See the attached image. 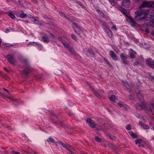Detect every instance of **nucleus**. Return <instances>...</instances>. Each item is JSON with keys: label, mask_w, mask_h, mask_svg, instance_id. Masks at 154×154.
<instances>
[{"label": "nucleus", "mask_w": 154, "mask_h": 154, "mask_svg": "<svg viewBox=\"0 0 154 154\" xmlns=\"http://www.w3.org/2000/svg\"><path fill=\"white\" fill-rule=\"evenodd\" d=\"M12 153L14 154H20L19 152H16L14 150L12 151Z\"/></svg>", "instance_id": "obj_45"}, {"label": "nucleus", "mask_w": 154, "mask_h": 154, "mask_svg": "<svg viewBox=\"0 0 154 154\" xmlns=\"http://www.w3.org/2000/svg\"><path fill=\"white\" fill-rule=\"evenodd\" d=\"M57 143L59 144H60L61 146V145L63 144V143L60 141H59L57 142Z\"/></svg>", "instance_id": "obj_56"}, {"label": "nucleus", "mask_w": 154, "mask_h": 154, "mask_svg": "<svg viewBox=\"0 0 154 154\" xmlns=\"http://www.w3.org/2000/svg\"><path fill=\"white\" fill-rule=\"evenodd\" d=\"M19 16L20 18H23L26 17H27V15L26 14L22 13L20 14Z\"/></svg>", "instance_id": "obj_34"}, {"label": "nucleus", "mask_w": 154, "mask_h": 154, "mask_svg": "<svg viewBox=\"0 0 154 154\" xmlns=\"http://www.w3.org/2000/svg\"><path fill=\"white\" fill-rule=\"evenodd\" d=\"M90 88L92 90L93 92L95 91L94 89V87L93 86H90Z\"/></svg>", "instance_id": "obj_55"}, {"label": "nucleus", "mask_w": 154, "mask_h": 154, "mask_svg": "<svg viewBox=\"0 0 154 154\" xmlns=\"http://www.w3.org/2000/svg\"><path fill=\"white\" fill-rule=\"evenodd\" d=\"M122 82L126 88L128 89V90H129L130 89V86L128 83V82L126 81H123Z\"/></svg>", "instance_id": "obj_22"}, {"label": "nucleus", "mask_w": 154, "mask_h": 154, "mask_svg": "<svg viewBox=\"0 0 154 154\" xmlns=\"http://www.w3.org/2000/svg\"><path fill=\"white\" fill-rule=\"evenodd\" d=\"M154 9V1H145V7Z\"/></svg>", "instance_id": "obj_7"}, {"label": "nucleus", "mask_w": 154, "mask_h": 154, "mask_svg": "<svg viewBox=\"0 0 154 154\" xmlns=\"http://www.w3.org/2000/svg\"><path fill=\"white\" fill-rule=\"evenodd\" d=\"M71 38L75 41H77V37L74 34H72L71 35Z\"/></svg>", "instance_id": "obj_33"}, {"label": "nucleus", "mask_w": 154, "mask_h": 154, "mask_svg": "<svg viewBox=\"0 0 154 154\" xmlns=\"http://www.w3.org/2000/svg\"><path fill=\"white\" fill-rule=\"evenodd\" d=\"M122 62L124 64H125L127 65L128 64V63H127V62L126 61H125V60H122Z\"/></svg>", "instance_id": "obj_52"}, {"label": "nucleus", "mask_w": 154, "mask_h": 154, "mask_svg": "<svg viewBox=\"0 0 154 154\" xmlns=\"http://www.w3.org/2000/svg\"><path fill=\"white\" fill-rule=\"evenodd\" d=\"M105 32L106 33L107 35L109 38H112L113 36L112 32L109 29L107 30H106L105 31Z\"/></svg>", "instance_id": "obj_15"}, {"label": "nucleus", "mask_w": 154, "mask_h": 154, "mask_svg": "<svg viewBox=\"0 0 154 154\" xmlns=\"http://www.w3.org/2000/svg\"><path fill=\"white\" fill-rule=\"evenodd\" d=\"M95 139L97 142H101V139L97 137H96L95 138Z\"/></svg>", "instance_id": "obj_40"}, {"label": "nucleus", "mask_w": 154, "mask_h": 154, "mask_svg": "<svg viewBox=\"0 0 154 154\" xmlns=\"http://www.w3.org/2000/svg\"><path fill=\"white\" fill-rule=\"evenodd\" d=\"M34 22L36 24L40 25L41 24V22L37 19H35Z\"/></svg>", "instance_id": "obj_43"}, {"label": "nucleus", "mask_w": 154, "mask_h": 154, "mask_svg": "<svg viewBox=\"0 0 154 154\" xmlns=\"http://www.w3.org/2000/svg\"><path fill=\"white\" fill-rule=\"evenodd\" d=\"M154 14L153 10L151 8L145 9V20H149L153 17Z\"/></svg>", "instance_id": "obj_3"}, {"label": "nucleus", "mask_w": 154, "mask_h": 154, "mask_svg": "<svg viewBox=\"0 0 154 154\" xmlns=\"http://www.w3.org/2000/svg\"><path fill=\"white\" fill-rule=\"evenodd\" d=\"M142 141V140L140 139H136L135 140V144H137L138 143H139V145H140Z\"/></svg>", "instance_id": "obj_27"}, {"label": "nucleus", "mask_w": 154, "mask_h": 154, "mask_svg": "<svg viewBox=\"0 0 154 154\" xmlns=\"http://www.w3.org/2000/svg\"><path fill=\"white\" fill-rule=\"evenodd\" d=\"M145 32L147 33H149V30L147 29H146L145 30Z\"/></svg>", "instance_id": "obj_57"}, {"label": "nucleus", "mask_w": 154, "mask_h": 154, "mask_svg": "<svg viewBox=\"0 0 154 154\" xmlns=\"http://www.w3.org/2000/svg\"><path fill=\"white\" fill-rule=\"evenodd\" d=\"M7 58L8 61L10 63L13 65L15 64L16 61L12 55L10 54H8L7 55Z\"/></svg>", "instance_id": "obj_4"}, {"label": "nucleus", "mask_w": 154, "mask_h": 154, "mask_svg": "<svg viewBox=\"0 0 154 154\" xmlns=\"http://www.w3.org/2000/svg\"><path fill=\"white\" fill-rule=\"evenodd\" d=\"M149 128V126H146V125H145V129H148Z\"/></svg>", "instance_id": "obj_63"}, {"label": "nucleus", "mask_w": 154, "mask_h": 154, "mask_svg": "<svg viewBox=\"0 0 154 154\" xmlns=\"http://www.w3.org/2000/svg\"><path fill=\"white\" fill-rule=\"evenodd\" d=\"M46 141L48 142H51V143H54V139L51 137H49L46 140Z\"/></svg>", "instance_id": "obj_29"}, {"label": "nucleus", "mask_w": 154, "mask_h": 154, "mask_svg": "<svg viewBox=\"0 0 154 154\" xmlns=\"http://www.w3.org/2000/svg\"><path fill=\"white\" fill-rule=\"evenodd\" d=\"M5 30H6V33H8V32H9V29H8V28H6V29H5Z\"/></svg>", "instance_id": "obj_58"}, {"label": "nucleus", "mask_w": 154, "mask_h": 154, "mask_svg": "<svg viewBox=\"0 0 154 154\" xmlns=\"http://www.w3.org/2000/svg\"><path fill=\"white\" fill-rule=\"evenodd\" d=\"M120 56L121 58L123 60H126L127 58V56H126V55H125L123 53L121 54L120 55Z\"/></svg>", "instance_id": "obj_26"}, {"label": "nucleus", "mask_w": 154, "mask_h": 154, "mask_svg": "<svg viewBox=\"0 0 154 154\" xmlns=\"http://www.w3.org/2000/svg\"><path fill=\"white\" fill-rule=\"evenodd\" d=\"M149 76L150 77V79L152 80H154V76H153V75H151L150 74H149Z\"/></svg>", "instance_id": "obj_47"}, {"label": "nucleus", "mask_w": 154, "mask_h": 154, "mask_svg": "<svg viewBox=\"0 0 154 154\" xmlns=\"http://www.w3.org/2000/svg\"><path fill=\"white\" fill-rule=\"evenodd\" d=\"M86 122L88 124V125L91 127L94 128L96 126V125L94 124L91 118H87L86 119Z\"/></svg>", "instance_id": "obj_5"}, {"label": "nucleus", "mask_w": 154, "mask_h": 154, "mask_svg": "<svg viewBox=\"0 0 154 154\" xmlns=\"http://www.w3.org/2000/svg\"><path fill=\"white\" fill-rule=\"evenodd\" d=\"M54 119H57L58 118V117L57 116H55V115H54Z\"/></svg>", "instance_id": "obj_61"}, {"label": "nucleus", "mask_w": 154, "mask_h": 154, "mask_svg": "<svg viewBox=\"0 0 154 154\" xmlns=\"http://www.w3.org/2000/svg\"><path fill=\"white\" fill-rule=\"evenodd\" d=\"M22 62L26 64H28V60L27 59H24L23 60Z\"/></svg>", "instance_id": "obj_44"}, {"label": "nucleus", "mask_w": 154, "mask_h": 154, "mask_svg": "<svg viewBox=\"0 0 154 154\" xmlns=\"http://www.w3.org/2000/svg\"><path fill=\"white\" fill-rule=\"evenodd\" d=\"M146 110H147V113L149 114H151L152 113L151 109L149 107H146Z\"/></svg>", "instance_id": "obj_23"}, {"label": "nucleus", "mask_w": 154, "mask_h": 154, "mask_svg": "<svg viewBox=\"0 0 154 154\" xmlns=\"http://www.w3.org/2000/svg\"><path fill=\"white\" fill-rule=\"evenodd\" d=\"M149 24L152 27H154V19L151 20L149 22Z\"/></svg>", "instance_id": "obj_30"}, {"label": "nucleus", "mask_w": 154, "mask_h": 154, "mask_svg": "<svg viewBox=\"0 0 154 154\" xmlns=\"http://www.w3.org/2000/svg\"><path fill=\"white\" fill-rule=\"evenodd\" d=\"M110 23L112 25H113V26L111 29H115L116 31L117 30V29H116V26L115 25H113V23L112 22H111Z\"/></svg>", "instance_id": "obj_42"}, {"label": "nucleus", "mask_w": 154, "mask_h": 154, "mask_svg": "<svg viewBox=\"0 0 154 154\" xmlns=\"http://www.w3.org/2000/svg\"><path fill=\"white\" fill-rule=\"evenodd\" d=\"M61 146L65 148V149L68 150L69 151H70V146L68 144H65L63 143L61 145Z\"/></svg>", "instance_id": "obj_20"}, {"label": "nucleus", "mask_w": 154, "mask_h": 154, "mask_svg": "<svg viewBox=\"0 0 154 154\" xmlns=\"http://www.w3.org/2000/svg\"><path fill=\"white\" fill-rule=\"evenodd\" d=\"M73 55H75L76 54V52L74 51L73 48L71 46L68 50Z\"/></svg>", "instance_id": "obj_21"}, {"label": "nucleus", "mask_w": 154, "mask_h": 154, "mask_svg": "<svg viewBox=\"0 0 154 154\" xmlns=\"http://www.w3.org/2000/svg\"><path fill=\"white\" fill-rule=\"evenodd\" d=\"M125 104L122 102H119L117 103V105L120 107H123Z\"/></svg>", "instance_id": "obj_31"}, {"label": "nucleus", "mask_w": 154, "mask_h": 154, "mask_svg": "<svg viewBox=\"0 0 154 154\" xmlns=\"http://www.w3.org/2000/svg\"><path fill=\"white\" fill-rule=\"evenodd\" d=\"M72 27L75 33L80 37H83V35H85L83 33L84 30L80 28L76 24L73 23Z\"/></svg>", "instance_id": "obj_2"}, {"label": "nucleus", "mask_w": 154, "mask_h": 154, "mask_svg": "<svg viewBox=\"0 0 154 154\" xmlns=\"http://www.w3.org/2000/svg\"><path fill=\"white\" fill-rule=\"evenodd\" d=\"M103 30L104 31H105V30H107L109 29V28L108 27V26L106 25H103Z\"/></svg>", "instance_id": "obj_38"}, {"label": "nucleus", "mask_w": 154, "mask_h": 154, "mask_svg": "<svg viewBox=\"0 0 154 154\" xmlns=\"http://www.w3.org/2000/svg\"><path fill=\"white\" fill-rule=\"evenodd\" d=\"M21 72L24 75L26 76H28L30 72L29 66V67H28L27 68L22 71Z\"/></svg>", "instance_id": "obj_12"}, {"label": "nucleus", "mask_w": 154, "mask_h": 154, "mask_svg": "<svg viewBox=\"0 0 154 154\" xmlns=\"http://www.w3.org/2000/svg\"><path fill=\"white\" fill-rule=\"evenodd\" d=\"M97 11L100 13H102L103 14L102 12L100 9H97Z\"/></svg>", "instance_id": "obj_53"}, {"label": "nucleus", "mask_w": 154, "mask_h": 154, "mask_svg": "<svg viewBox=\"0 0 154 154\" xmlns=\"http://www.w3.org/2000/svg\"><path fill=\"white\" fill-rule=\"evenodd\" d=\"M139 125L142 127V126H143V125H144V124L142 122H139Z\"/></svg>", "instance_id": "obj_50"}, {"label": "nucleus", "mask_w": 154, "mask_h": 154, "mask_svg": "<svg viewBox=\"0 0 154 154\" xmlns=\"http://www.w3.org/2000/svg\"><path fill=\"white\" fill-rule=\"evenodd\" d=\"M61 37H59L58 38V39L59 40H60L62 44L65 47L67 50L69 49L70 48L71 46L69 45L67 42H65L61 40Z\"/></svg>", "instance_id": "obj_8"}, {"label": "nucleus", "mask_w": 154, "mask_h": 154, "mask_svg": "<svg viewBox=\"0 0 154 154\" xmlns=\"http://www.w3.org/2000/svg\"><path fill=\"white\" fill-rule=\"evenodd\" d=\"M116 99V96L114 95H111L109 97V100L112 101L114 102Z\"/></svg>", "instance_id": "obj_28"}, {"label": "nucleus", "mask_w": 154, "mask_h": 154, "mask_svg": "<svg viewBox=\"0 0 154 154\" xmlns=\"http://www.w3.org/2000/svg\"><path fill=\"white\" fill-rule=\"evenodd\" d=\"M130 50L131 51L129 52L130 58L131 59L134 58L135 57V56L137 54V53L132 49H130Z\"/></svg>", "instance_id": "obj_10"}, {"label": "nucleus", "mask_w": 154, "mask_h": 154, "mask_svg": "<svg viewBox=\"0 0 154 154\" xmlns=\"http://www.w3.org/2000/svg\"><path fill=\"white\" fill-rule=\"evenodd\" d=\"M17 45V43H13L12 44H11L9 46V47H12L14 46H15Z\"/></svg>", "instance_id": "obj_48"}, {"label": "nucleus", "mask_w": 154, "mask_h": 154, "mask_svg": "<svg viewBox=\"0 0 154 154\" xmlns=\"http://www.w3.org/2000/svg\"><path fill=\"white\" fill-rule=\"evenodd\" d=\"M87 51L90 54L91 57H94V51L92 49H88L87 50Z\"/></svg>", "instance_id": "obj_16"}, {"label": "nucleus", "mask_w": 154, "mask_h": 154, "mask_svg": "<svg viewBox=\"0 0 154 154\" xmlns=\"http://www.w3.org/2000/svg\"><path fill=\"white\" fill-rule=\"evenodd\" d=\"M64 16V17L66 18V19H67V20H68L69 21H70V19L68 17H66L65 14H63Z\"/></svg>", "instance_id": "obj_51"}, {"label": "nucleus", "mask_w": 154, "mask_h": 154, "mask_svg": "<svg viewBox=\"0 0 154 154\" xmlns=\"http://www.w3.org/2000/svg\"><path fill=\"white\" fill-rule=\"evenodd\" d=\"M126 129L128 130H130L131 129V125L130 124L128 125L126 127Z\"/></svg>", "instance_id": "obj_39"}, {"label": "nucleus", "mask_w": 154, "mask_h": 154, "mask_svg": "<svg viewBox=\"0 0 154 154\" xmlns=\"http://www.w3.org/2000/svg\"><path fill=\"white\" fill-rule=\"evenodd\" d=\"M8 98L12 100H13V101H16V100H14L13 98H12L8 97Z\"/></svg>", "instance_id": "obj_60"}, {"label": "nucleus", "mask_w": 154, "mask_h": 154, "mask_svg": "<svg viewBox=\"0 0 154 154\" xmlns=\"http://www.w3.org/2000/svg\"><path fill=\"white\" fill-rule=\"evenodd\" d=\"M3 89L5 91H6L8 93H9V91L7 90V89L5 88H3Z\"/></svg>", "instance_id": "obj_59"}, {"label": "nucleus", "mask_w": 154, "mask_h": 154, "mask_svg": "<svg viewBox=\"0 0 154 154\" xmlns=\"http://www.w3.org/2000/svg\"><path fill=\"white\" fill-rule=\"evenodd\" d=\"M144 7V2L139 7V9L135 12V18L137 20H142L144 19V10L142 9Z\"/></svg>", "instance_id": "obj_1"}, {"label": "nucleus", "mask_w": 154, "mask_h": 154, "mask_svg": "<svg viewBox=\"0 0 154 154\" xmlns=\"http://www.w3.org/2000/svg\"><path fill=\"white\" fill-rule=\"evenodd\" d=\"M120 10L123 14H124L126 17L128 16V14L126 9L122 8H120Z\"/></svg>", "instance_id": "obj_18"}, {"label": "nucleus", "mask_w": 154, "mask_h": 154, "mask_svg": "<svg viewBox=\"0 0 154 154\" xmlns=\"http://www.w3.org/2000/svg\"><path fill=\"white\" fill-rule=\"evenodd\" d=\"M48 36L49 37V39H51V41H52V40H53L54 39V36L53 35L51 34L50 35H49Z\"/></svg>", "instance_id": "obj_41"}, {"label": "nucleus", "mask_w": 154, "mask_h": 154, "mask_svg": "<svg viewBox=\"0 0 154 154\" xmlns=\"http://www.w3.org/2000/svg\"><path fill=\"white\" fill-rule=\"evenodd\" d=\"M129 20V22L131 25V26L135 28L136 27V23L134 20L133 18L131 16H128L127 17Z\"/></svg>", "instance_id": "obj_6"}, {"label": "nucleus", "mask_w": 154, "mask_h": 154, "mask_svg": "<svg viewBox=\"0 0 154 154\" xmlns=\"http://www.w3.org/2000/svg\"><path fill=\"white\" fill-rule=\"evenodd\" d=\"M110 3L111 4V5L113 6H114L115 5V3L114 2V0H108Z\"/></svg>", "instance_id": "obj_36"}, {"label": "nucleus", "mask_w": 154, "mask_h": 154, "mask_svg": "<svg viewBox=\"0 0 154 154\" xmlns=\"http://www.w3.org/2000/svg\"><path fill=\"white\" fill-rule=\"evenodd\" d=\"M18 2L20 5L22 4V3L21 2V0H18Z\"/></svg>", "instance_id": "obj_62"}, {"label": "nucleus", "mask_w": 154, "mask_h": 154, "mask_svg": "<svg viewBox=\"0 0 154 154\" xmlns=\"http://www.w3.org/2000/svg\"><path fill=\"white\" fill-rule=\"evenodd\" d=\"M60 15L62 17H64V16L63 15V14H64L63 13H61L60 14Z\"/></svg>", "instance_id": "obj_64"}, {"label": "nucleus", "mask_w": 154, "mask_h": 154, "mask_svg": "<svg viewBox=\"0 0 154 154\" xmlns=\"http://www.w3.org/2000/svg\"><path fill=\"white\" fill-rule=\"evenodd\" d=\"M49 37L48 35H45L42 37V41L45 43H48L49 42Z\"/></svg>", "instance_id": "obj_14"}, {"label": "nucleus", "mask_w": 154, "mask_h": 154, "mask_svg": "<svg viewBox=\"0 0 154 154\" xmlns=\"http://www.w3.org/2000/svg\"><path fill=\"white\" fill-rule=\"evenodd\" d=\"M35 43V42H30L28 44V46H29L30 45H33Z\"/></svg>", "instance_id": "obj_46"}, {"label": "nucleus", "mask_w": 154, "mask_h": 154, "mask_svg": "<svg viewBox=\"0 0 154 154\" xmlns=\"http://www.w3.org/2000/svg\"><path fill=\"white\" fill-rule=\"evenodd\" d=\"M123 109L125 110H128L129 108V107L125 103L123 105Z\"/></svg>", "instance_id": "obj_32"}, {"label": "nucleus", "mask_w": 154, "mask_h": 154, "mask_svg": "<svg viewBox=\"0 0 154 154\" xmlns=\"http://www.w3.org/2000/svg\"><path fill=\"white\" fill-rule=\"evenodd\" d=\"M137 96L140 101L143 102L144 98L142 96L141 94L140 93H138L137 94Z\"/></svg>", "instance_id": "obj_17"}, {"label": "nucleus", "mask_w": 154, "mask_h": 154, "mask_svg": "<svg viewBox=\"0 0 154 154\" xmlns=\"http://www.w3.org/2000/svg\"><path fill=\"white\" fill-rule=\"evenodd\" d=\"M129 98L130 100H133L134 99V97L132 95H130L129 96Z\"/></svg>", "instance_id": "obj_49"}, {"label": "nucleus", "mask_w": 154, "mask_h": 154, "mask_svg": "<svg viewBox=\"0 0 154 154\" xmlns=\"http://www.w3.org/2000/svg\"><path fill=\"white\" fill-rule=\"evenodd\" d=\"M103 59L104 60V61L109 66H111V64L109 63V62L108 61V59H106L105 57L103 58Z\"/></svg>", "instance_id": "obj_37"}, {"label": "nucleus", "mask_w": 154, "mask_h": 154, "mask_svg": "<svg viewBox=\"0 0 154 154\" xmlns=\"http://www.w3.org/2000/svg\"><path fill=\"white\" fill-rule=\"evenodd\" d=\"M93 92L97 97H100V95L99 94H98V92L97 91H93Z\"/></svg>", "instance_id": "obj_35"}, {"label": "nucleus", "mask_w": 154, "mask_h": 154, "mask_svg": "<svg viewBox=\"0 0 154 154\" xmlns=\"http://www.w3.org/2000/svg\"><path fill=\"white\" fill-rule=\"evenodd\" d=\"M130 0H124L122 2V5L125 7H128L130 5Z\"/></svg>", "instance_id": "obj_11"}, {"label": "nucleus", "mask_w": 154, "mask_h": 154, "mask_svg": "<svg viewBox=\"0 0 154 154\" xmlns=\"http://www.w3.org/2000/svg\"><path fill=\"white\" fill-rule=\"evenodd\" d=\"M8 16L12 19H14L15 18V16L12 14V11H11L8 14Z\"/></svg>", "instance_id": "obj_24"}, {"label": "nucleus", "mask_w": 154, "mask_h": 154, "mask_svg": "<svg viewBox=\"0 0 154 154\" xmlns=\"http://www.w3.org/2000/svg\"><path fill=\"white\" fill-rule=\"evenodd\" d=\"M129 133L133 138H135L137 137V135L135 133H133V132L130 131Z\"/></svg>", "instance_id": "obj_25"}, {"label": "nucleus", "mask_w": 154, "mask_h": 154, "mask_svg": "<svg viewBox=\"0 0 154 154\" xmlns=\"http://www.w3.org/2000/svg\"><path fill=\"white\" fill-rule=\"evenodd\" d=\"M35 19H35L34 17H32V19H31V20L32 22H34Z\"/></svg>", "instance_id": "obj_54"}, {"label": "nucleus", "mask_w": 154, "mask_h": 154, "mask_svg": "<svg viewBox=\"0 0 154 154\" xmlns=\"http://www.w3.org/2000/svg\"><path fill=\"white\" fill-rule=\"evenodd\" d=\"M136 106L137 108L138 109L140 110L143 109V107L144 106L143 105H141L139 103H137Z\"/></svg>", "instance_id": "obj_19"}, {"label": "nucleus", "mask_w": 154, "mask_h": 154, "mask_svg": "<svg viewBox=\"0 0 154 154\" xmlns=\"http://www.w3.org/2000/svg\"><path fill=\"white\" fill-rule=\"evenodd\" d=\"M109 55L114 60H117L118 58V57L116 55L115 52L113 51L112 50L110 51Z\"/></svg>", "instance_id": "obj_9"}, {"label": "nucleus", "mask_w": 154, "mask_h": 154, "mask_svg": "<svg viewBox=\"0 0 154 154\" xmlns=\"http://www.w3.org/2000/svg\"><path fill=\"white\" fill-rule=\"evenodd\" d=\"M146 63L151 67L154 68V60L152 61L151 60H147Z\"/></svg>", "instance_id": "obj_13"}]
</instances>
